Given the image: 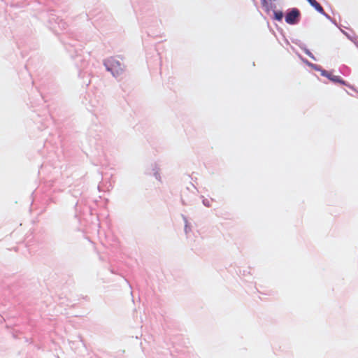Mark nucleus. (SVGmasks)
Wrapping results in <instances>:
<instances>
[{
    "label": "nucleus",
    "mask_w": 358,
    "mask_h": 358,
    "mask_svg": "<svg viewBox=\"0 0 358 358\" xmlns=\"http://www.w3.org/2000/svg\"><path fill=\"white\" fill-rule=\"evenodd\" d=\"M103 65L106 69L109 71L115 78L121 76L125 69L124 64L120 62L115 57H109L103 61Z\"/></svg>",
    "instance_id": "obj_1"
},
{
    "label": "nucleus",
    "mask_w": 358,
    "mask_h": 358,
    "mask_svg": "<svg viewBox=\"0 0 358 358\" xmlns=\"http://www.w3.org/2000/svg\"><path fill=\"white\" fill-rule=\"evenodd\" d=\"M301 18L300 10L296 8L288 9L285 13V20L289 24H296Z\"/></svg>",
    "instance_id": "obj_2"
},
{
    "label": "nucleus",
    "mask_w": 358,
    "mask_h": 358,
    "mask_svg": "<svg viewBox=\"0 0 358 358\" xmlns=\"http://www.w3.org/2000/svg\"><path fill=\"white\" fill-rule=\"evenodd\" d=\"M322 74L323 76H327L329 80L333 81L334 83H341L342 85H345V82L342 80L339 76L332 75L331 73L326 71H322Z\"/></svg>",
    "instance_id": "obj_3"
},
{
    "label": "nucleus",
    "mask_w": 358,
    "mask_h": 358,
    "mask_svg": "<svg viewBox=\"0 0 358 358\" xmlns=\"http://www.w3.org/2000/svg\"><path fill=\"white\" fill-rule=\"evenodd\" d=\"M261 3L264 10L267 13H268L271 10L276 8V5L272 2H270L269 0H261Z\"/></svg>",
    "instance_id": "obj_4"
},
{
    "label": "nucleus",
    "mask_w": 358,
    "mask_h": 358,
    "mask_svg": "<svg viewBox=\"0 0 358 358\" xmlns=\"http://www.w3.org/2000/svg\"><path fill=\"white\" fill-rule=\"evenodd\" d=\"M273 11V18L277 21H281L284 17V13L281 10H272Z\"/></svg>",
    "instance_id": "obj_5"
},
{
    "label": "nucleus",
    "mask_w": 358,
    "mask_h": 358,
    "mask_svg": "<svg viewBox=\"0 0 358 358\" xmlns=\"http://www.w3.org/2000/svg\"><path fill=\"white\" fill-rule=\"evenodd\" d=\"M182 220H183V221L185 222V233L186 234H188L189 232L191 231V230H192V227L189 224L187 218L186 216L182 215Z\"/></svg>",
    "instance_id": "obj_6"
},
{
    "label": "nucleus",
    "mask_w": 358,
    "mask_h": 358,
    "mask_svg": "<svg viewBox=\"0 0 358 358\" xmlns=\"http://www.w3.org/2000/svg\"><path fill=\"white\" fill-rule=\"evenodd\" d=\"M152 171H153V175L155 177V178L158 180H160L161 176L159 173V168L156 164H152Z\"/></svg>",
    "instance_id": "obj_7"
},
{
    "label": "nucleus",
    "mask_w": 358,
    "mask_h": 358,
    "mask_svg": "<svg viewBox=\"0 0 358 358\" xmlns=\"http://www.w3.org/2000/svg\"><path fill=\"white\" fill-rule=\"evenodd\" d=\"M300 48H301L302 50H303L304 52H305L307 55H308V56H309L310 57H311V58H313V53H312V52H311L309 49H308V48H306V46L305 45V44H303V43L301 44V45H300Z\"/></svg>",
    "instance_id": "obj_8"
},
{
    "label": "nucleus",
    "mask_w": 358,
    "mask_h": 358,
    "mask_svg": "<svg viewBox=\"0 0 358 358\" xmlns=\"http://www.w3.org/2000/svg\"><path fill=\"white\" fill-rule=\"evenodd\" d=\"M315 9L317 10L318 12L325 15L326 16H327L324 12V10L322 8V7L321 6V5L317 3L315 0Z\"/></svg>",
    "instance_id": "obj_9"
},
{
    "label": "nucleus",
    "mask_w": 358,
    "mask_h": 358,
    "mask_svg": "<svg viewBox=\"0 0 358 358\" xmlns=\"http://www.w3.org/2000/svg\"><path fill=\"white\" fill-rule=\"evenodd\" d=\"M301 59L303 61V62L307 64L309 66H310L312 69H313V64L310 62L308 59H303L301 55H299Z\"/></svg>",
    "instance_id": "obj_10"
},
{
    "label": "nucleus",
    "mask_w": 358,
    "mask_h": 358,
    "mask_svg": "<svg viewBox=\"0 0 358 358\" xmlns=\"http://www.w3.org/2000/svg\"><path fill=\"white\" fill-rule=\"evenodd\" d=\"M202 203L203 204L206 206V207H210V201L207 199H203L202 200Z\"/></svg>",
    "instance_id": "obj_11"
},
{
    "label": "nucleus",
    "mask_w": 358,
    "mask_h": 358,
    "mask_svg": "<svg viewBox=\"0 0 358 358\" xmlns=\"http://www.w3.org/2000/svg\"><path fill=\"white\" fill-rule=\"evenodd\" d=\"M311 6L313 7V0H307Z\"/></svg>",
    "instance_id": "obj_12"
},
{
    "label": "nucleus",
    "mask_w": 358,
    "mask_h": 358,
    "mask_svg": "<svg viewBox=\"0 0 358 358\" xmlns=\"http://www.w3.org/2000/svg\"><path fill=\"white\" fill-rule=\"evenodd\" d=\"M278 1V0H269V1H270V2H272V3H274V2H276V1Z\"/></svg>",
    "instance_id": "obj_13"
},
{
    "label": "nucleus",
    "mask_w": 358,
    "mask_h": 358,
    "mask_svg": "<svg viewBox=\"0 0 358 358\" xmlns=\"http://www.w3.org/2000/svg\"><path fill=\"white\" fill-rule=\"evenodd\" d=\"M314 69L317 71L320 70L316 66H315Z\"/></svg>",
    "instance_id": "obj_14"
}]
</instances>
